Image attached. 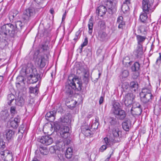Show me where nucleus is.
<instances>
[{
    "instance_id": "obj_1",
    "label": "nucleus",
    "mask_w": 161,
    "mask_h": 161,
    "mask_svg": "<svg viewBox=\"0 0 161 161\" xmlns=\"http://www.w3.org/2000/svg\"><path fill=\"white\" fill-rule=\"evenodd\" d=\"M14 25L8 24L3 25L0 31V48L3 49L8 44V36L13 37L17 32Z\"/></svg>"
},
{
    "instance_id": "obj_2",
    "label": "nucleus",
    "mask_w": 161,
    "mask_h": 161,
    "mask_svg": "<svg viewBox=\"0 0 161 161\" xmlns=\"http://www.w3.org/2000/svg\"><path fill=\"white\" fill-rule=\"evenodd\" d=\"M154 0H143L142 8L144 13L140 15V18L142 22H144L147 19V14L152 13L153 11L152 8Z\"/></svg>"
},
{
    "instance_id": "obj_3",
    "label": "nucleus",
    "mask_w": 161,
    "mask_h": 161,
    "mask_svg": "<svg viewBox=\"0 0 161 161\" xmlns=\"http://www.w3.org/2000/svg\"><path fill=\"white\" fill-rule=\"evenodd\" d=\"M111 112L118 119L123 120L126 116L125 112L121 108L120 103L115 102L113 104Z\"/></svg>"
},
{
    "instance_id": "obj_4",
    "label": "nucleus",
    "mask_w": 161,
    "mask_h": 161,
    "mask_svg": "<svg viewBox=\"0 0 161 161\" xmlns=\"http://www.w3.org/2000/svg\"><path fill=\"white\" fill-rule=\"evenodd\" d=\"M60 123L59 121L58 123H55L54 124L53 127L54 131L56 132L60 131V134L61 136L63 138H65L69 135V128L67 126H64L62 124V126L60 125Z\"/></svg>"
},
{
    "instance_id": "obj_5",
    "label": "nucleus",
    "mask_w": 161,
    "mask_h": 161,
    "mask_svg": "<svg viewBox=\"0 0 161 161\" xmlns=\"http://www.w3.org/2000/svg\"><path fill=\"white\" fill-rule=\"evenodd\" d=\"M31 68H28L26 69V71L28 72L29 70L31 73L28 77L30 82L33 84L36 82L40 78V75H39L36 69L32 65H31Z\"/></svg>"
},
{
    "instance_id": "obj_6",
    "label": "nucleus",
    "mask_w": 161,
    "mask_h": 161,
    "mask_svg": "<svg viewBox=\"0 0 161 161\" xmlns=\"http://www.w3.org/2000/svg\"><path fill=\"white\" fill-rule=\"evenodd\" d=\"M140 96L141 100L144 104L151 102L153 97L151 91L147 89H142Z\"/></svg>"
},
{
    "instance_id": "obj_7",
    "label": "nucleus",
    "mask_w": 161,
    "mask_h": 161,
    "mask_svg": "<svg viewBox=\"0 0 161 161\" xmlns=\"http://www.w3.org/2000/svg\"><path fill=\"white\" fill-rule=\"evenodd\" d=\"M36 13V9L33 7H30L24 12L22 18L25 22L29 21L35 15Z\"/></svg>"
},
{
    "instance_id": "obj_8",
    "label": "nucleus",
    "mask_w": 161,
    "mask_h": 161,
    "mask_svg": "<svg viewBox=\"0 0 161 161\" xmlns=\"http://www.w3.org/2000/svg\"><path fill=\"white\" fill-rule=\"evenodd\" d=\"M48 56L47 54L39 55L36 58L35 63L38 66L41 68L44 67L46 65V62L48 61Z\"/></svg>"
},
{
    "instance_id": "obj_9",
    "label": "nucleus",
    "mask_w": 161,
    "mask_h": 161,
    "mask_svg": "<svg viewBox=\"0 0 161 161\" xmlns=\"http://www.w3.org/2000/svg\"><path fill=\"white\" fill-rule=\"evenodd\" d=\"M135 97V96L132 93H129L125 94L123 99V102L127 107L125 109H128L131 106Z\"/></svg>"
},
{
    "instance_id": "obj_10",
    "label": "nucleus",
    "mask_w": 161,
    "mask_h": 161,
    "mask_svg": "<svg viewBox=\"0 0 161 161\" xmlns=\"http://www.w3.org/2000/svg\"><path fill=\"white\" fill-rule=\"evenodd\" d=\"M70 77L69 78V82L71 84V85L75 87V88L78 91L80 90L82 88V83L80 80L78 78L75 77L73 78L70 80Z\"/></svg>"
},
{
    "instance_id": "obj_11",
    "label": "nucleus",
    "mask_w": 161,
    "mask_h": 161,
    "mask_svg": "<svg viewBox=\"0 0 161 161\" xmlns=\"http://www.w3.org/2000/svg\"><path fill=\"white\" fill-rule=\"evenodd\" d=\"M39 141L45 145H49L53 142V139L50 136H42L39 139Z\"/></svg>"
},
{
    "instance_id": "obj_12",
    "label": "nucleus",
    "mask_w": 161,
    "mask_h": 161,
    "mask_svg": "<svg viewBox=\"0 0 161 161\" xmlns=\"http://www.w3.org/2000/svg\"><path fill=\"white\" fill-rule=\"evenodd\" d=\"M125 110L128 112H130L133 115H140L142 112L141 108L132 107L131 106Z\"/></svg>"
},
{
    "instance_id": "obj_13",
    "label": "nucleus",
    "mask_w": 161,
    "mask_h": 161,
    "mask_svg": "<svg viewBox=\"0 0 161 161\" xmlns=\"http://www.w3.org/2000/svg\"><path fill=\"white\" fill-rule=\"evenodd\" d=\"M69 82H68V84L66 85L64 91L65 93L68 95H72L74 93L75 90H76L75 87L71 85Z\"/></svg>"
},
{
    "instance_id": "obj_14",
    "label": "nucleus",
    "mask_w": 161,
    "mask_h": 161,
    "mask_svg": "<svg viewBox=\"0 0 161 161\" xmlns=\"http://www.w3.org/2000/svg\"><path fill=\"white\" fill-rule=\"evenodd\" d=\"M70 115H66L61 117L59 119V121L61 125L63 124L64 126H67L70 124Z\"/></svg>"
},
{
    "instance_id": "obj_15",
    "label": "nucleus",
    "mask_w": 161,
    "mask_h": 161,
    "mask_svg": "<svg viewBox=\"0 0 161 161\" xmlns=\"http://www.w3.org/2000/svg\"><path fill=\"white\" fill-rule=\"evenodd\" d=\"M18 13V11L14 9L11 10L8 15L10 21H13L14 19H17L19 16Z\"/></svg>"
},
{
    "instance_id": "obj_16",
    "label": "nucleus",
    "mask_w": 161,
    "mask_h": 161,
    "mask_svg": "<svg viewBox=\"0 0 161 161\" xmlns=\"http://www.w3.org/2000/svg\"><path fill=\"white\" fill-rule=\"evenodd\" d=\"M56 112L57 111L54 110L47 113L45 116L46 119L51 122L53 121L55 119Z\"/></svg>"
},
{
    "instance_id": "obj_17",
    "label": "nucleus",
    "mask_w": 161,
    "mask_h": 161,
    "mask_svg": "<svg viewBox=\"0 0 161 161\" xmlns=\"http://www.w3.org/2000/svg\"><path fill=\"white\" fill-rule=\"evenodd\" d=\"M107 11V9L103 6H100L97 8L96 13L98 16L101 17L103 16L105 14Z\"/></svg>"
},
{
    "instance_id": "obj_18",
    "label": "nucleus",
    "mask_w": 161,
    "mask_h": 161,
    "mask_svg": "<svg viewBox=\"0 0 161 161\" xmlns=\"http://www.w3.org/2000/svg\"><path fill=\"white\" fill-rule=\"evenodd\" d=\"M134 53L137 58H141V56L143 54L142 46V45L138 46L137 49L134 52Z\"/></svg>"
},
{
    "instance_id": "obj_19",
    "label": "nucleus",
    "mask_w": 161,
    "mask_h": 161,
    "mask_svg": "<svg viewBox=\"0 0 161 161\" xmlns=\"http://www.w3.org/2000/svg\"><path fill=\"white\" fill-rule=\"evenodd\" d=\"M20 119L19 117L15 118L13 120H10V126L14 128H17L19 125V123Z\"/></svg>"
},
{
    "instance_id": "obj_20",
    "label": "nucleus",
    "mask_w": 161,
    "mask_h": 161,
    "mask_svg": "<svg viewBox=\"0 0 161 161\" xmlns=\"http://www.w3.org/2000/svg\"><path fill=\"white\" fill-rule=\"evenodd\" d=\"M77 102L75 100L71 99H68L66 102V105L70 109L74 108L77 103Z\"/></svg>"
},
{
    "instance_id": "obj_21",
    "label": "nucleus",
    "mask_w": 161,
    "mask_h": 161,
    "mask_svg": "<svg viewBox=\"0 0 161 161\" xmlns=\"http://www.w3.org/2000/svg\"><path fill=\"white\" fill-rule=\"evenodd\" d=\"M15 133V131L12 130H7L6 132V136L7 140H11L14 137Z\"/></svg>"
},
{
    "instance_id": "obj_22",
    "label": "nucleus",
    "mask_w": 161,
    "mask_h": 161,
    "mask_svg": "<svg viewBox=\"0 0 161 161\" xmlns=\"http://www.w3.org/2000/svg\"><path fill=\"white\" fill-rule=\"evenodd\" d=\"M107 5L108 8L112 11L115 6V0H108Z\"/></svg>"
},
{
    "instance_id": "obj_23",
    "label": "nucleus",
    "mask_w": 161,
    "mask_h": 161,
    "mask_svg": "<svg viewBox=\"0 0 161 161\" xmlns=\"http://www.w3.org/2000/svg\"><path fill=\"white\" fill-rule=\"evenodd\" d=\"M107 34L106 33L104 32L100 31L99 32L98 38L99 39L102 41H105L107 38Z\"/></svg>"
},
{
    "instance_id": "obj_24",
    "label": "nucleus",
    "mask_w": 161,
    "mask_h": 161,
    "mask_svg": "<svg viewBox=\"0 0 161 161\" xmlns=\"http://www.w3.org/2000/svg\"><path fill=\"white\" fill-rule=\"evenodd\" d=\"M39 5L41 6V8L45 6L48 3V0H33Z\"/></svg>"
},
{
    "instance_id": "obj_25",
    "label": "nucleus",
    "mask_w": 161,
    "mask_h": 161,
    "mask_svg": "<svg viewBox=\"0 0 161 161\" xmlns=\"http://www.w3.org/2000/svg\"><path fill=\"white\" fill-rule=\"evenodd\" d=\"M140 67L139 63L138 62H136L132 66L131 69L132 71H138L140 69Z\"/></svg>"
},
{
    "instance_id": "obj_26",
    "label": "nucleus",
    "mask_w": 161,
    "mask_h": 161,
    "mask_svg": "<svg viewBox=\"0 0 161 161\" xmlns=\"http://www.w3.org/2000/svg\"><path fill=\"white\" fill-rule=\"evenodd\" d=\"M24 100L21 97H18L16 100V104L19 106L22 107L24 105Z\"/></svg>"
},
{
    "instance_id": "obj_27",
    "label": "nucleus",
    "mask_w": 161,
    "mask_h": 161,
    "mask_svg": "<svg viewBox=\"0 0 161 161\" xmlns=\"http://www.w3.org/2000/svg\"><path fill=\"white\" fill-rule=\"evenodd\" d=\"M14 25L16 28L17 31H20L22 29V28L23 27V24L20 20H18L15 22V24Z\"/></svg>"
},
{
    "instance_id": "obj_28",
    "label": "nucleus",
    "mask_w": 161,
    "mask_h": 161,
    "mask_svg": "<svg viewBox=\"0 0 161 161\" xmlns=\"http://www.w3.org/2000/svg\"><path fill=\"white\" fill-rule=\"evenodd\" d=\"M130 87L132 91L136 92L138 88V84L136 81H132L130 83Z\"/></svg>"
},
{
    "instance_id": "obj_29",
    "label": "nucleus",
    "mask_w": 161,
    "mask_h": 161,
    "mask_svg": "<svg viewBox=\"0 0 161 161\" xmlns=\"http://www.w3.org/2000/svg\"><path fill=\"white\" fill-rule=\"evenodd\" d=\"M93 18L92 17L90 19L88 24V27L89 28V33L91 34L92 32L93 25Z\"/></svg>"
},
{
    "instance_id": "obj_30",
    "label": "nucleus",
    "mask_w": 161,
    "mask_h": 161,
    "mask_svg": "<svg viewBox=\"0 0 161 161\" xmlns=\"http://www.w3.org/2000/svg\"><path fill=\"white\" fill-rule=\"evenodd\" d=\"M130 126V122L129 120H126L122 123L123 129L125 131H128Z\"/></svg>"
},
{
    "instance_id": "obj_31",
    "label": "nucleus",
    "mask_w": 161,
    "mask_h": 161,
    "mask_svg": "<svg viewBox=\"0 0 161 161\" xmlns=\"http://www.w3.org/2000/svg\"><path fill=\"white\" fill-rule=\"evenodd\" d=\"M9 115V114L6 110L2 111L0 113V116L1 118L4 120L6 119L8 117Z\"/></svg>"
},
{
    "instance_id": "obj_32",
    "label": "nucleus",
    "mask_w": 161,
    "mask_h": 161,
    "mask_svg": "<svg viewBox=\"0 0 161 161\" xmlns=\"http://www.w3.org/2000/svg\"><path fill=\"white\" fill-rule=\"evenodd\" d=\"M136 38L137 40L138 46L142 45V43L146 39V37L140 35H137Z\"/></svg>"
},
{
    "instance_id": "obj_33",
    "label": "nucleus",
    "mask_w": 161,
    "mask_h": 161,
    "mask_svg": "<svg viewBox=\"0 0 161 161\" xmlns=\"http://www.w3.org/2000/svg\"><path fill=\"white\" fill-rule=\"evenodd\" d=\"M72 150L71 147H68L66 150L65 156L67 158H71L72 155Z\"/></svg>"
},
{
    "instance_id": "obj_34",
    "label": "nucleus",
    "mask_w": 161,
    "mask_h": 161,
    "mask_svg": "<svg viewBox=\"0 0 161 161\" xmlns=\"http://www.w3.org/2000/svg\"><path fill=\"white\" fill-rule=\"evenodd\" d=\"M15 96L12 94H10L8 95L7 97V99L9 101L8 102V103L9 105H11L12 101L14 99Z\"/></svg>"
},
{
    "instance_id": "obj_35",
    "label": "nucleus",
    "mask_w": 161,
    "mask_h": 161,
    "mask_svg": "<svg viewBox=\"0 0 161 161\" xmlns=\"http://www.w3.org/2000/svg\"><path fill=\"white\" fill-rule=\"evenodd\" d=\"M39 150L42 155H47L48 153V151L46 147L41 146Z\"/></svg>"
},
{
    "instance_id": "obj_36",
    "label": "nucleus",
    "mask_w": 161,
    "mask_h": 161,
    "mask_svg": "<svg viewBox=\"0 0 161 161\" xmlns=\"http://www.w3.org/2000/svg\"><path fill=\"white\" fill-rule=\"evenodd\" d=\"M48 44L49 42L48 41H46L42 45L41 49H42V51H43L44 52L47 51L48 49Z\"/></svg>"
},
{
    "instance_id": "obj_37",
    "label": "nucleus",
    "mask_w": 161,
    "mask_h": 161,
    "mask_svg": "<svg viewBox=\"0 0 161 161\" xmlns=\"http://www.w3.org/2000/svg\"><path fill=\"white\" fill-rule=\"evenodd\" d=\"M129 75V72L128 70H125L123 71L121 73L120 76L123 78L127 77Z\"/></svg>"
},
{
    "instance_id": "obj_38",
    "label": "nucleus",
    "mask_w": 161,
    "mask_h": 161,
    "mask_svg": "<svg viewBox=\"0 0 161 161\" xmlns=\"http://www.w3.org/2000/svg\"><path fill=\"white\" fill-rule=\"evenodd\" d=\"M122 10L124 13L128 11L129 10V7L126 4L123 3L122 6Z\"/></svg>"
},
{
    "instance_id": "obj_39",
    "label": "nucleus",
    "mask_w": 161,
    "mask_h": 161,
    "mask_svg": "<svg viewBox=\"0 0 161 161\" xmlns=\"http://www.w3.org/2000/svg\"><path fill=\"white\" fill-rule=\"evenodd\" d=\"M50 25L48 24H47V25L44 27V31L43 33V34L41 35V36H43L45 35H47L48 32L50 31V30L49 29V28Z\"/></svg>"
},
{
    "instance_id": "obj_40",
    "label": "nucleus",
    "mask_w": 161,
    "mask_h": 161,
    "mask_svg": "<svg viewBox=\"0 0 161 161\" xmlns=\"http://www.w3.org/2000/svg\"><path fill=\"white\" fill-rule=\"evenodd\" d=\"M30 92L31 93H37L38 88L36 86L35 87H31L29 88Z\"/></svg>"
},
{
    "instance_id": "obj_41",
    "label": "nucleus",
    "mask_w": 161,
    "mask_h": 161,
    "mask_svg": "<svg viewBox=\"0 0 161 161\" xmlns=\"http://www.w3.org/2000/svg\"><path fill=\"white\" fill-rule=\"evenodd\" d=\"M120 131L118 129H114L113 130L112 134L115 137L119 136Z\"/></svg>"
},
{
    "instance_id": "obj_42",
    "label": "nucleus",
    "mask_w": 161,
    "mask_h": 161,
    "mask_svg": "<svg viewBox=\"0 0 161 161\" xmlns=\"http://www.w3.org/2000/svg\"><path fill=\"white\" fill-rule=\"evenodd\" d=\"M98 72H96V75H98V76H96L95 75H93L92 77V78L94 79V81H97L100 78V76L101 74V73L99 70L98 71Z\"/></svg>"
},
{
    "instance_id": "obj_43",
    "label": "nucleus",
    "mask_w": 161,
    "mask_h": 161,
    "mask_svg": "<svg viewBox=\"0 0 161 161\" xmlns=\"http://www.w3.org/2000/svg\"><path fill=\"white\" fill-rule=\"evenodd\" d=\"M99 125V123L98 122V119H97L96 118L95 120V122L93 123L92 125V127L94 129H97Z\"/></svg>"
},
{
    "instance_id": "obj_44",
    "label": "nucleus",
    "mask_w": 161,
    "mask_h": 161,
    "mask_svg": "<svg viewBox=\"0 0 161 161\" xmlns=\"http://www.w3.org/2000/svg\"><path fill=\"white\" fill-rule=\"evenodd\" d=\"M13 159V156L12 153L9 154L8 155L5 156L4 158L5 161H12Z\"/></svg>"
},
{
    "instance_id": "obj_45",
    "label": "nucleus",
    "mask_w": 161,
    "mask_h": 161,
    "mask_svg": "<svg viewBox=\"0 0 161 161\" xmlns=\"http://www.w3.org/2000/svg\"><path fill=\"white\" fill-rule=\"evenodd\" d=\"M57 150V147L56 146H52L49 148V152L51 154L55 153Z\"/></svg>"
},
{
    "instance_id": "obj_46",
    "label": "nucleus",
    "mask_w": 161,
    "mask_h": 161,
    "mask_svg": "<svg viewBox=\"0 0 161 161\" xmlns=\"http://www.w3.org/2000/svg\"><path fill=\"white\" fill-rule=\"evenodd\" d=\"M11 153L9 151L7 150L1 151L0 153L2 155H3L5 157V156L8 155L9 154H11Z\"/></svg>"
},
{
    "instance_id": "obj_47",
    "label": "nucleus",
    "mask_w": 161,
    "mask_h": 161,
    "mask_svg": "<svg viewBox=\"0 0 161 161\" xmlns=\"http://www.w3.org/2000/svg\"><path fill=\"white\" fill-rule=\"evenodd\" d=\"M103 142L106 144V146H109L110 145V140L107 137L104 138Z\"/></svg>"
},
{
    "instance_id": "obj_48",
    "label": "nucleus",
    "mask_w": 161,
    "mask_h": 161,
    "mask_svg": "<svg viewBox=\"0 0 161 161\" xmlns=\"http://www.w3.org/2000/svg\"><path fill=\"white\" fill-rule=\"evenodd\" d=\"M160 109L159 107H155L154 109V113L156 115H158L160 114Z\"/></svg>"
},
{
    "instance_id": "obj_49",
    "label": "nucleus",
    "mask_w": 161,
    "mask_h": 161,
    "mask_svg": "<svg viewBox=\"0 0 161 161\" xmlns=\"http://www.w3.org/2000/svg\"><path fill=\"white\" fill-rule=\"evenodd\" d=\"M69 136V135L67 137H66L65 138H64V144L66 145L69 144L71 142V140L69 138H68V137Z\"/></svg>"
},
{
    "instance_id": "obj_50",
    "label": "nucleus",
    "mask_w": 161,
    "mask_h": 161,
    "mask_svg": "<svg viewBox=\"0 0 161 161\" xmlns=\"http://www.w3.org/2000/svg\"><path fill=\"white\" fill-rule=\"evenodd\" d=\"M88 44V39L87 37H86L84 39V41L83 43L81 45V50H82V48L86 46Z\"/></svg>"
},
{
    "instance_id": "obj_51",
    "label": "nucleus",
    "mask_w": 161,
    "mask_h": 161,
    "mask_svg": "<svg viewBox=\"0 0 161 161\" xmlns=\"http://www.w3.org/2000/svg\"><path fill=\"white\" fill-rule=\"evenodd\" d=\"M117 120L116 118H111L110 119V123L111 125H114L116 123Z\"/></svg>"
},
{
    "instance_id": "obj_52",
    "label": "nucleus",
    "mask_w": 161,
    "mask_h": 161,
    "mask_svg": "<svg viewBox=\"0 0 161 161\" xmlns=\"http://www.w3.org/2000/svg\"><path fill=\"white\" fill-rule=\"evenodd\" d=\"M25 130V128H24V125H21L19 127L18 131L19 132L21 133V134H23Z\"/></svg>"
},
{
    "instance_id": "obj_53",
    "label": "nucleus",
    "mask_w": 161,
    "mask_h": 161,
    "mask_svg": "<svg viewBox=\"0 0 161 161\" xmlns=\"http://www.w3.org/2000/svg\"><path fill=\"white\" fill-rule=\"evenodd\" d=\"M129 58L128 57H126L125 58H124L123 60V63L124 64H127V63L128 64V65L129 66L131 64L132 62L131 61H130L129 62H126V60H127L128 59H129Z\"/></svg>"
},
{
    "instance_id": "obj_54",
    "label": "nucleus",
    "mask_w": 161,
    "mask_h": 161,
    "mask_svg": "<svg viewBox=\"0 0 161 161\" xmlns=\"http://www.w3.org/2000/svg\"><path fill=\"white\" fill-rule=\"evenodd\" d=\"M10 111L11 113L12 114H14L16 113V108L14 106H12L11 107Z\"/></svg>"
},
{
    "instance_id": "obj_55",
    "label": "nucleus",
    "mask_w": 161,
    "mask_h": 161,
    "mask_svg": "<svg viewBox=\"0 0 161 161\" xmlns=\"http://www.w3.org/2000/svg\"><path fill=\"white\" fill-rule=\"evenodd\" d=\"M118 24H119L118 27L119 28H123L125 25V22L123 21Z\"/></svg>"
},
{
    "instance_id": "obj_56",
    "label": "nucleus",
    "mask_w": 161,
    "mask_h": 161,
    "mask_svg": "<svg viewBox=\"0 0 161 161\" xmlns=\"http://www.w3.org/2000/svg\"><path fill=\"white\" fill-rule=\"evenodd\" d=\"M98 25L101 27H103L105 25V22L103 21H100L98 23Z\"/></svg>"
},
{
    "instance_id": "obj_57",
    "label": "nucleus",
    "mask_w": 161,
    "mask_h": 161,
    "mask_svg": "<svg viewBox=\"0 0 161 161\" xmlns=\"http://www.w3.org/2000/svg\"><path fill=\"white\" fill-rule=\"evenodd\" d=\"M91 131L89 129H87L85 132V135L86 136H89L91 135Z\"/></svg>"
},
{
    "instance_id": "obj_58",
    "label": "nucleus",
    "mask_w": 161,
    "mask_h": 161,
    "mask_svg": "<svg viewBox=\"0 0 161 161\" xmlns=\"http://www.w3.org/2000/svg\"><path fill=\"white\" fill-rule=\"evenodd\" d=\"M107 148V146L105 145H103L100 148V150L101 152H103Z\"/></svg>"
},
{
    "instance_id": "obj_59",
    "label": "nucleus",
    "mask_w": 161,
    "mask_h": 161,
    "mask_svg": "<svg viewBox=\"0 0 161 161\" xmlns=\"http://www.w3.org/2000/svg\"><path fill=\"white\" fill-rule=\"evenodd\" d=\"M159 56L158 58L156 61V64H158V63H160L161 61V55L160 53H159Z\"/></svg>"
},
{
    "instance_id": "obj_60",
    "label": "nucleus",
    "mask_w": 161,
    "mask_h": 161,
    "mask_svg": "<svg viewBox=\"0 0 161 161\" xmlns=\"http://www.w3.org/2000/svg\"><path fill=\"white\" fill-rule=\"evenodd\" d=\"M139 75V73L138 72H135L133 74L132 76L133 78L134 79H136Z\"/></svg>"
},
{
    "instance_id": "obj_61",
    "label": "nucleus",
    "mask_w": 161,
    "mask_h": 161,
    "mask_svg": "<svg viewBox=\"0 0 161 161\" xmlns=\"http://www.w3.org/2000/svg\"><path fill=\"white\" fill-rule=\"evenodd\" d=\"M104 97L101 96L100 97L99 100V103L100 104H102L104 101Z\"/></svg>"
},
{
    "instance_id": "obj_62",
    "label": "nucleus",
    "mask_w": 161,
    "mask_h": 161,
    "mask_svg": "<svg viewBox=\"0 0 161 161\" xmlns=\"http://www.w3.org/2000/svg\"><path fill=\"white\" fill-rule=\"evenodd\" d=\"M141 106L139 103H136L134 104L133 106L132 107H137L141 108Z\"/></svg>"
},
{
    "instance_id": "obj_63",
    "label": "nucleus",
    "mask_w": 161,
    "mask_h": 161,
    "mask_svg": "<svg viewBox=\"0 0 161 161\" xmlns=\"http://www.w3.org/2000/svg\"><path fill=\"white\" fill-rule=\"evenodd\" d=\"M123 18L122 16H120L117 19V23L123 21Z\"/></svg>"
},
{
    "instance_id": "obj_64",
    "label": "nucleus",
    "mask_w": 161,
    "mask_h": 161,
    "mask_svg": "<svg viewBox=\"0 0 161 161\" xmlns=\"http://www.w3.org/2000/svg\"><path fill=\"white\" fill-rule=\"evenodd\" d=\"M158 148L159 151L161 152V140L159 142Z\"/></svg>"
}]
</instances>
